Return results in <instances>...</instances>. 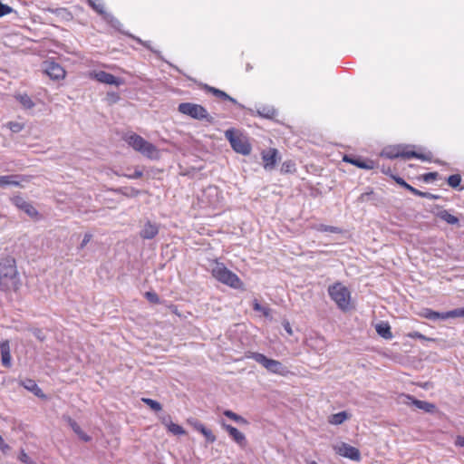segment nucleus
<instances>
[{
    "label": "nucleus",
    "instance_id": "obj_25",
    "mask_svg": "<svg viewBox=\"0 0 464 464\" xmlns=\"http://www.w3.org/2000/svg\"><path fill=\"white\" fill-rule=\"evenodd\" d=\"M375 330L377 334L384 339H391L392 337L391 326L388 323L381 322L377 324Z\"/></svg>",
    "mask_w": 464,
    "mask_h": 464
},
{
    "label": "nucleus",
    "instance_id": "obj_56",
    "mask_svg": "<svg viewBox=\"0 0 464 464\" xmlns=\"http://www.w3.org/2000/svg\"><path fill=\"white\" fill-rule=\"evenodd\" d=\"M356 159H358V156H353V155H344L343 156V161L351 163L352 165H353V162Z\"/></svg>",
    "mask_w": 464,
    "mask_h": 464
},
{
    "label": "nucleus",
    "instance_id": "obj_12",
    "mask_svg": "<svg viewBox=\"0 0 464 464\" xmlns=\"http://www.w3.org/2000/svg\"><path fill=\"white\" fill-rule=\"evenodd\" d=\"M221 426L237 444L240 447H245L246 445V436L237 428L226 423L225 421L221 422Z\"/></svg>",
    "mask_w": 464,
    "mask_h": 464
},
{
    "label": "nucleus",
    "instance_id": "obj_18",
    "mask_svg": "<svg viewBox=\"0 0 464 464\" xmlns=\"http://www.w3.org/2000/svg\"><path fill=\"white\" fill-rule=\"evenodd\" d=\"M21 385L27 391L33 392L36 397L44 399L46 395L43 392L42 389L37 385L34 380L24 379L21 381Z\"/></svg>",
    "mask_w": 464,
    "mask_h": 464
},
{
    "label": "nucleus",
    "instance_id": "obj_2",
    "mask_svg": "<svg viewBox=\"0 0 464 464\" xmlns=\"http://www.w3.org/2000/svg\"><path fill=\"white\" fill-rule=\"evenodd\" d=\"M212 276L220 283L227 285L234 289H240L243 286V282L240 278L223 263H216L212 268Z\"/></svg>",
    "mask_w": 464,
    "mask_h": 464
},
{
    "label": "nucleus",
    "instance_id": "obj_15",
    "mask_svg": "<svg viewBox=\"0 0 464 464\" xmlns=\"http://www.w3.org/2000/svg\"><path fill=\"white\" fill-rule=\"evenodd\" d=\"M204 90L209 93H211L212 95H214L215 97L220 99V100H224V101H229L230 102L237 105L239 108L243 109L244 106L242 104H240L239 102H237V101L236 99H234L233 97L229 96L227 92H225L224 91L222 90H219L216 87H212L210 85H208V84H204L203 86Z\"/></svg>",
    "mask_w": 464,
    "mask_h": 464
},
{
    "label": "nucleus",
    "instance_id": "obj_55",
    "mask_svg": "<svg viewBox=\"0 0 464 464\" xmlns=\"http://www.w3.org/2000/svg\"><path fill=\"white\" fill-rule=\"evenodd\" d=\"M0 450H1L4 453H6V452H7V450H10L9 445H8V444H6V443L4 441V440H3V438H2V436H1V435H0Z\"/></svg>",
    "mask_w": 464,
    "mask_h": 464
},
{
    "label": "nucleus",
    "instance_id": "obj_39",
    "mask_svg": "<svg viewBox=\"0 0 464 464\" xmlns=\"http://www.w3.org/2000/svg\"><path fill=\"white\" fill-rule=\"evenodd\" d=\"M28 331H30L32 334L40 342H44L46 339L45 334L40 328L33 327L29 328Z\"/></svg>",
    "mask_w": 464,
    "mask_h": 464
},
{
    "label": "nucleus",
    "instance_id": "obj_47",
    "mask_svg": "<svg viewBox=\"0 0 464 464\" xmlns=\"http://www.w3.org/2000/svg\"><path fill=\"white\" fill-rule=\"evenodd\" d=\"M201 434L205 437L207 442L213 443V442L216 441V436L207 427H206V429L204 430H202Z\"/></svg>",
    "mask_w": 464,
    "mask_h": 464
},
{
    "label": "nucleus",
    "instance_id": "obj_46",
    "mask_svg": "<svg viewBox=\"0 0 464 464\" xmlns=\"http://www.w3.org/2000/svg\"><path fill=\"white\" fill-rule=\"evenodd\" d=\"M408 336L410 338H412V339H420V340H425V341H430V342H435V339L434 338H430V337H426L425 335H423L422 334H420V332H412V333H410L408 334Z\"/></svg>",
    "mask_w": 464,
    "mask_h": 464
},
{
    "label": "nucleus",
    "instance_id": "obj_37",
    "mask_svg": "<svg viewBox=\"0 0 464 464\" xmlns=\"http://www.w3.org/2000/svg\"><path fill=\"white\" fill-rule=\"evenodd\" d=\"M89 5L92 6L93 10H95L98 14H103L105 13L104 6L102 3V0H87Z\"/></svg>",
    "mask_w": 464,
    "mask_h": 464
},
{
    "label": "nucleus",
    "instance_id": "obj_49",
    "mask_svg": "<svg viewBox=\"0 0 464 464\" xmlns=\"http://www.w3.org/2000/svg\"><path fill=\"white\" fill-rule=\"evenodd\" d=\"M439 176L438 172H428L422 175V179L425 182H430L432 180H435Z\"/></svg>",
    "mask_w": 464,
    "mask_h": 464
},
{
    "label": "nucleus",
    "instance_id": "obj_11",
    "mask_svg": "<svg viewBox=\"0 0 464 464\" xmlns=\"http://www.w3.org/2000/svg\"><path fill=\"white\" fill-rule=\"evenodd\" d=\"M94 78L99 82L110 85L120 86L124 83V80L122 78L116 77L113 74L107 72L105 71L96 72L94 73Z\"/></svg>",
    "mask_w": 464,
    "mask_h": 464
},
{
    "label": "nucleus",
    "instance_id": "obj_5",
    "mask_svg": "<svg viewBox=\"0 0 464 464\" xmlns=\"http://www.w3.org/2000/svg\"><path fill=\"white\" fill-rule=\"evenodd\" d=\"M247 358L253 359L263 367H265L269 372L284 375L287 370L283 363L277 360L267 358L265 354L256 352H248L246 354Z\"/></svg>",
    "mask_w": 464,
    "mask_h": 464
},
{
    "label": "nucleus",
    "instance_id": "obj_40",
    "mask_svg": "<svg viewBox=\"0 0 464 464\" xmlns=\"http://www.w3.org/2000/svg\"><path fill=\"white\" fill-rule=\"evenodd\" d=\"M144 295L146 299L151 304H160V302L158 294L153 291H148Z\"/></svg>",
    "mask_w": 464,
    "mask_h": 464
},
{
    "label": "nucleus",
    "instance_id": "obj_33",
    "mask_svg": "<svg viewBox=\"0 0 464 464\" xmlns=\"http://www.w3.org/2000/svg\"><path fill=\"white\" fill-rule=\"evenodd\" d=\"M378 198L376 197V194L374 193V191L372 189H370L369 191H366L364 193H362L357 201L358 202H361V203H363V202H368V201H376Z\"/></svg>",
    "mask_w": 464,
    "mask_h": 464
},
{
    "label": "nucleus",
    "instance_id": "obj_30",
    "mask_svg": "<svg viewBox=\"0 0 464 464\" xmlns=\"http://www.w3.org/2000/svg\"><path fill=\"white\" fill-rule=\"evenodd\" d=\"M257 114L266 119H273L276 115V111L272 106L263 105L257 109Z\"/></svg>",
    "mask_w": 464,
    "mask_h": 464
},
{
    "label": "nucleus",
    "instance_id": "obj_34",
    "mask_svg": "<svg viewBox=\"0 0 464 464\" xmlns=\"http://www.w3.org/2000/svg\"><path fill=\"white\" fill-rule=\"evenodd\" d=\"M141 401L144 402L147 406H149L153 411L158 412L162 410L161 404L155 400L150 398H142Z\"/></svg>",
    "mask_w": 464,
    "mask_h": 464
},
{
    "label": "nucleus",
    "instance_id": "obj_4",
    "mask_svg": "<svg viewBox=\"0 0 464 464\" xmlns=\"http://www.w3.org/2000/svg\"><path fill=\"white\" fill-rule=\"evenodd\" d=\"M225 137L229 141L231 148L237 153L249 155L252 150L251 144L246 136L239 133L238 130L231 128L225 131Z\"/></svg>",
    "mask_w": 464,
    "mask_h": 464
},
{
    "label": "nucleus",
    "instance_id": "obj_50",
    "mask_svg": "<svg viewBox=\"0 0 464 464\" xmlns=\"http://www.w3.org/2000/svg\"><path fill=\"white\" fill-rule=\"evenodd\" d=\"M92 233H85L78 248L79 249L84 248L86 246V245L92 240Z\"/></svg>",
    "mask_w": 464,
    "mask_h": 464
},
{
    "label": "nucleus",
    "instance_id": "obj_24",
    "mask_svg": "<svg viewBox=\"0 0 464 464\" xmlns=\"http://www.w3.org/2000/svg\"><path fill=\"white\" fill-rule=\"evenodd\" d=\"M436 216L450 225H459V219L446 209H440Z\"/></svg>",
    "mask_w": 464,
    "mask_h": 464
},
{
    "label": "nucleus",
    "instance_id": "obj_51",
    "mask_svg": "<svg viewBox=\"0 0 464 464\" xmlns=\"http://www.w3.org/2000/svg\"><path fill=\"white\" fill-rule=\"evenodd\" d=\"M107 100L110 103H116L120 100V95L117 92H107Z\"/></svg>",
    "mask_w": 464,
    "mask_h": 464
},
{
    "label": "nucleus",
    "instance_id": "obj_7",
    "mask_svg": "<svg viewBox=\"0 0 464 464\" xmlns=\"http://www.w3.org/2000/svg\"><path fill=\"white\" fill-rule=\"evenodd\" d=\"M328 294L342 310H346L350 304V292L341 283H335L328 287Z\"/></svg>",
    "mask_w": 464,
    "mask_h": 464
},
{
    "label": "nucleus",
    "instance_id": "obj_38",
    "mask_svg": "<svg viewBox=\"0 0 464 464\" xmlns=\"http://www.w3.org/2000/svg\"><path fill=\"white\" fill-rule=\"evenodd\" d=\"M253 309L256 312H261L266 317L270 314V309L261 305L256 299L253 301Z\"/></svg>",
    "mask_w": 464,
    "mask_h": 464
},
{
    "label": "nucleus",
    "instance_id": "obj_23",
    "mask_svg": "<svg viewBox=\"0 0 464 464\" xmlns=\"http://www.w3.org/2000/svg\"><path fill=\"white\" fill-rule=\"evenodd\" d=\"M7 186H21L19 175H6L0 176V188H5Z\"/></svg>",
    "mask_w": 464,
    "mask_h": 464
},
{
    "label": "nucleus",
    "instance_id": "obj_17",
    "mask_svg": "<svg viewBox=\"0 0 464 464\" xmlns=\"http://www.w3.org/2000/svg\"><path fill=\"white\" fill-rule=\"evenodd\" d=\"M0 352H1V362L3 366L6 368H10L12 365V357L10 353V344L9 341L5 340L0 343Z\"/></svg>",
    "mask_w": 464,
    "mask_h": 464
},
{
    "label": "nucleus",
    "instance_id": "obj_61",
    "mask_svg": "<svg viewBox=\"0 0 464 464\" xmlns=\"http://www.w3.org/2000/svg\"><path fill=\"white\" fill-rule=\"evenodd\" d=\"M113 173H114L115 175H117V176H123V175H124V174H120V172H118V171H113Z\"/></svg>",
    "mask_w": 464,
    "mask_h": 464
},
{
    "label": "nucleus",
    "instance_id": "obj_48",
    "mask_svg": "<svg viewBox=\"0 0 464 464\" xmlns=\"http://www.w3.org/2000/svg\"><path fill=\"white\" fill-rule=\"evenodd\" d=\"M13 11L14 10L11 6L0 2V17L11 14Z\"/></svg>",
    "mask_w": 464,
    "mask_h": 464
},
{
    "label": "nucleus",
    "instance_id": "obj_36",
    "mask_svg": "<svg viewBox=\"0 0 464 464\" xmlns=\"http://www.w3.org/2000/svg\"><path fill=\"white\" fill-rule=\"evenodd\" d=\"M168 430L174 435H185L186 430L179 424L173 423L169 420V424L168 425Z\"/></svg>",
    "mask_w": 464,
    "mask_h": 464
},
{
    "label": "nucleus",
    "instance_id": "obj_41",
    "mask_svg": "<svg viewBox=\"0 0 464 464\" xmlns=\"http://www.w3.org/2000/svg\"><path fill=\"white\" fill-rule=\"evenodd\" d=\"M318 230L322 231V232H330V233H340L341 232V229L337 227L323 225V224H321L319 226Z\"/></svg>",
    "mask_w": 464,
    "mask_h": 464
},
{
    "label": "nucleus",
    "instance_id": "obj_13",
    "mask_svg": "<svg viewBox=\"0 0 464 464\" xmlns=\"http://www.w3.org/2000/svg\"><path fill=\"white\" fill-rule=\"evenodd\" d=\"M159 231L160 226L157 223L147 220L140 231V237L142 239H152L159 234Z\"/></svg>",
    "mask_w": 464,
    "mask_h": 464
},
{
    "label": "nucleus",
    "instance_id": "obj_31",
    "mask_svg": "<svg viewBox=\"0 0 464 464\" xmlns=\"http://www.w3.org/2000/svg\"><path fill=\"white\" fill-rule=\"evenodd\" d=\"M223 414L229 418L230 420L239 423V424H244V425H247L248 424V421L242 416L235 413L234 411H230V410H226Z\"/></svg>",
    "mask_w": 464,
    "mask_h": 464
},
{
    "label": "nucleus",
    "instance_id": "obj_35",
    "mask_svg": "<svg viewBox=\"0 0 464 464\" xmlns=\"http://www.w3.org/2000/svg\"><path fill=\"white\" fill-rule=\"evenodd\" d=\"M461 182V176L459 174H453L448 177L447 183L452 188H458Z\"/></svg>",
    "mask_w": 464,
    "mask_h": 464
},
{
    "label": "nucleus",
    "instance_id": "obj_1",
    "mask_svg": "<svg viewBox=\"0 0 464 464\" xmlns=\"http://www.w3.org/2000/svg\"><path fill=\"white\" fill-rule=\"evenodd\" d=\"M21 286L16 261L11 256L0 258V290L3 292H16Z\"/></svg>",
    "mask_w": 464,
    "mask_h": 464
},
{
    "label": "nucleus",
    "instance_id": "obj_29",
    "mask_svg": "<svg viewBox=\"0 0 464 464\" xmlns=\"http://www.w3.org/2000/svg\"><path fill=\"white\" fill-rule=\"evenodd\" d=\"M350 415L346 411H340L329 417V422L334 425H340L348 420Z\"/></svg>",
    "mask_w": 464,
    "mask_h": 464
},
{
    "label": "nucleus",
    "instance_id": "obj_3",
    "mask_svg": "<svg viewBox=\"0 0 464 464\" xmlns=\"http://www.w3.org/2000/svg\"><path fill=\"white\" fill-rule=\"evenodd\" d=\"M179 112L188 115L190 118L198 121H205L208 123L213 124L215 122L214 117H212L205 107L200 104L192 102H181L178 106Z\"/></svg>",
    "mask_w": 464,
    "mask_h": 464
},
{
    "label": "nucleus",
    "instance_id": "obj_19",
    "mask_svg": "<svg viewBox=\"0 0 464 464\" xmlns=\"http://www.w3.org/2000/svg\"><path fill=\"white\" fill-rule=\"evenodd\" d=\"M124 140L130 147H132L138 152L141 150L142 147L146 142L145 139H143L141 136L136 133L126 135Z\"/></svg>",
    "mask_w": 464,
    "mask_h": 464
},
{
    "label": "nucleus",
    "instance_id": "obj_27",
    "mask_svg": "<svg viewBox=\"0 0 464 464\" xmlns=\"http://www.w3.org/2000/svg\"><path fill=\"white\" fill-rule=\"evenodd\" d=\"M353 166L362 169H372L375 167V162L372 160L363 159L358 156V159L353 162Z\"/></svg>",
    "mask_w": 464,
    "mask_h": 464
},
{
    "label": "nucleus",
    "instance_id": "obj_57",
    "mask_svg": "<svg viewBox=\"0 0 464 464\" xmlns=\"http://www.w3.org/2000/svg\"><path fill=\"white\" fill-rule=\"evenodd\" d=\"M282 324H283L284 329L286 331V333L288 334L292 335L293 334V330H292V327L290 325V323L288 321H284Z\"/></svg>",
    "mask_w": 464,
    "mask_h": 464
},
{
    "label": "nucleus",
    "instance_id": "obj_14",
    "mask_svg": "<svg viewBox=\"0 0 464 464\" xmlns=\"http://www.w3.org/2000/svg\"><path fill=\"white\" fill-rule=\"evenodd\" d=\"M407 399L409 401V404L415 406L416 408L423 411L424 412L434 413L437 410V407L434 403L418 400L412 395H407Z\"/></svg>",
    "mask_w": 464,
    "mask_h": 464
},
{
    "label": "nucleus",
    "instance_id": "obj_42",
    "mask_svg": "<svg viewBox=\"0 0 464 464\" xmlns=\"http://www.w3.org/2000/svg\"><path fill=\"white\" fill-rule=\"evenodd\" d=\"M17 459L24 464H34V461L26 454L24 450H21Z\"/></svg>",
    "mask_w": 464,
    "mask_h": 464
},
{
    "label": "nucleus",
    "instance_id": "obj_43",
    "mask_svg": "<svg viewBox=\"0 0 464 464\" xmlns=\"http://www.w3.org/2000/svg\"><path fill=\"white\" fill-rule=\"evenodd\" d=\"M295 164L292 160L285 161L282 164L281 171L285 173H290L295 170Z\"/></svg>",
    "mask_w": 464,
    "mask_h": 464
},
{
    "label": "nucleus",
    "instance_id": "obj_9",
    "mask_svg": "<svg viewBox=\"0 0 464 464\" xmlns=\"http://www.w3.org/2000/svg\"><path fill=\"white\" fill-rule=\"evenodd\" d=\"M13 205L18 209L24 211L31 218L38 220L41 218L38 210L32 205V203L26 201L22 196L15 195L10 198Z\"/></svg>",
    "mask_w": 464,
    "mask_h": 464
},
{
    "label": "nucleus",
    "instance_id": "obj_21",
    "mask_svg": "<svg viewBox=\"0 0 464 464\" xmlns=\"http://www.w3.org/2000/svg\"><path fill=\"white\" fill-rule=\"evenodd\" d=\"M65 420L71 429L74 431L75 434L78 435L82 440L88 442L92 440V438L82 430L80 425L73 419L68 416L65 418Z\"/></svg>",
    "mask_w": 464,
    "mask_h": 464
},
{
    "label": "nucleus",
    "instance_id": "obj_32",
    "mask_svg": "<svg viewBox=\"0 0 464 464\" xmlns=\"http://www.w3.org/2000/svg\"><path fill=\"white\" fill-rule=\"evenodd\" d=\"M394 180L398 185L404 188L405 189L409 190L415 196H418L420 190L412 187L411 185L408 184L401 177H394Z\"/></svg>",
    "mask_w": 464,
    "mask_h": 464
},
{
    "label": "nucleus",
    "instance_id": "obj_44",
    "mask_svg": "<svg viewBox=\"0 0 464 464\" xmlns=\"http://www.w3.org/2000/svg\"><path fill=\"white\" fill-rule=\"evenodd\" d=\"M126 35H128L129 37L134 39L137 43H139L140 44L143 45L144 47H146L147 49L150 50L151 52L159 54L160 53L157 52V51H154L150 45V43L149 42H146V41H142L141 39H140L139 37H136L130 34H125Z\"/></svg>",
    "mask_w": 464,
    "mask_h": 464
},
{
    "label": "nucleus",
    "instance_id": "obj_6",
    "mask_svg": "<svg viewBox=\"0 0 464 464\" xmlns=\"http://www.w3.org/2000/svg\"><path fill=\"white\" fill-rule=\"evenodd\" d=\"M382 157H385L387 159H397V158H403L406 160L410 159H419L421 160H429L430 157L426 154L419 153L414 150H405L404 147L398 145V146H390L383 149L382 154Z\"/></svg>",
    "mask_w": 464,
    "mask_h": 464
},
{
    "label": "nucleus",
    "instance_id": "obj_62",
    "mask_svg": "<svg viewBox=\"0 0 464 464\" xmlns=\"http://www.w3.org/2000/svg\"><path fill=\"white\" fill-rule=\"evenodd\" d=\"M34 464H36L35 462Z\"/></svg>",
    "mask_w": 464,
    "mask_h": 464
},
{
    "label": "nucleus",
    "instance_id": "obj_52",
    "mask_svg": "<svg viewBox=\"0 0 464 464\" xmlns=\"http://www.w3.org/2000/svg\"><path fill=\"white\" fill-rule=\"evenodd\" d=\"M143 176V172L142 170L140 169H135L134 173L132 174H124L123 177H126L128 179H140Z\"/></svg>",
    "mask_w": 464,
    "mask_h": 464
},
{
    "label": "nucleus",
    "instance_id": "obj_22",
    "mask_svg": "<svg viewBox=\"0 0 464 464\" xmlns=\"http://www.w3.org/2000/svg\"><path fill=\"white\" fill-rule=\"evenodd\" d=\"M140 153L150 160H157L160 158V151L157 147L147 140Z\"/></svg>",
    "mask_w": 464,
    "mask_h": 464
},
{
    "label": "nucleus",
    "instance_id": "obj_58",
    "mask_svg": "<svg viewBox=\"0 0 464 464\" xmlns=\"http://www.w3.org/2000/svg\"><path fill=\"white\" fill-rule=\"evenodd\" d=\"M455 445L458 447H464V437L458 436L455 440Z\"/></svg>",
    "mask_w": 464,
    "mask_h": 464
},
{
    "label": "nucleus",
    "instance_id": "obj_59",
    "mask_svg": "<svg viewBox=\"0 0 464 464\" xmlns=\"http://www.w3.org/2000/svg\"><path fill=\"white\" fill-rule=\"evenodd\" d=\"M111 24L114 28L120 30L119 26L121 25V24L118 19L111 18Z\"/></svg>",
    "mask_w": 464,
    "mask_h": 464
},
{
    "label": "nucleus",
    "instance_id": "obj_26",
    "mask_svg": "<svg viewBox=\"0 0 464 464\" xmlns=\"http://www.w3.org/2000/svg\"><path fill=\"white\" fill-rule=\"evenodd\" d=\"M14 98L25 110H31L35 106V103L33 102L32 98L26 93H18L14 96Z\"/></svg>",
    "mask_w": 464,
    "mask_h": 464
},
{
    "label": "nucleus",
    "instance_id": "obj_45",
    "mask_svg": "<svg viewBox=\"0 0 464 464\" xmlns=\"http://www.w3.org/2000/svg\"><path fill=\"white\" fill-rule=\"evenodd\" d=\"M7 125L10 130L14 133H18L24 129V124L16 121H10Z\"/></svg>",
    "mask_w": 464,
    "mask_h": 464
},
{
    "label": "nucleus",
    "instance_id": "obj_60",
    "mask_svg": "<svg viewBox=\"0 0 464 464\" xmlns=\"http://www.w3.org/2000/svg\"><path fill=\"white\" fill-rule=\"evenodd\" d=\"M169 420H171L170 416L164 417L162 419V424H164L168 428V425L169 424Z\"/></svg>",
    "mask_w": 464,
    "mask_h": 464
},
{
    "label": "nucleus",
    "instance_id": "obj_53",
    "mask_svg": "<svg viewBox=\"0 0 464 464\" xmlns=\"http://www.w3.org/2000/svg\"><path fill=\"white\" fill-rule=\"evenodd\" d=\"M418 197L425 198H428V199H438V198H440V196H438V195H434V194H431L430 192H423V191H420V192L418 194Z\"/></svg>",
    "mask_w": 464,
    "mask_h": 464
},
{
    "label": "nucleus",
    "instance_id": "obj_54",
    "mask_svg": "<svg viewBox=\"0 0 464 464\" xmlns=\"http://www.w3.org/2000/svg\"><path fill=\"white\" fill-rule=\"evenodd\" d=\"M191 424L193 425L194 429L200 433H202V430L206 429V426L198 420H195L194 422H191Z\"/></svg>",
    "mask_w": 464,
    "mask_h": 464
},
{
    "label": "nucleus",
    "instance_id": "obj_10",
    "mask_svg": "<svg viewBox=\"0 0 464 464\" xmlns=\"http://www.w3.org/2000/svg\"><path fill=\"white\" fill-rule=\"evenodd\" d=\"M334 450L342 457L347 458L352 460L359 461L361 459L360 450L345 442H341L334 447Z\"/></svg>",
    "mask_w": 464,
    "mask_h": 464
},
{
    "label": "nucleus",
    "instance_id": "obj_16",
    "mask_svg": "<svg viewBox=\"0 0 464 464\" xmlns=\"http://www.w3.org/2000/svg\"><path fill=\"white\" fill-rule=\"evenodd\" d=\"M278 150L276 149H269L262 152V159L264 161V168L266 169H273L277 161Z\"/></svg>",
    "mask_w": 464,
    "mask_h": 464
},
{
    "label": "nucleus",
    "instance_id": "obj_8",
    "mask_svg": "<svg viewBox=\"0 0 464 464\" xmlns=\"http://www.w3.org/2000/svg\"><path fill=\"white\" fill-rule=\"evenodd\" d=\"M419 315L430 321L464 317V307H459L448 312H437L430 308H422Z\"/></svg>",
    "mask_w": 464,
    "mask_h": 464
},
{
    "label": "nucleus",
    "instance_id": "obj_28",
    "mask_svg": "<svg viewBox=\"0 0 464 464\" xmlns=\"http://www.w3.org/2000/svg\"><path fill=\"white\" fill-rule=\"evenodd\" d=\"M118 194H121L127 198H135L140 194V190L133 187H123L114 190Z\"/></svg>",
    "mask_w": 464,
    "mask_h": 464
},
{
    "label": "nucleus",
    "instance_id": "obj_20",
    "mask_svg": "<svg viewBox=\"0 0 464 464\" xmlns=\"http://www.w3.org/2000/svg\"><path fill=\"white\" fill-rule=\"evenodd\" d=\"M46 73L52 78V79H54V80H59V79H62L64 77L65 75V71L63 70V68L56 63H50L46 69Z\"/></svg>",
    "mask_w": 464,
    "mask_h": 464
}]
</instances>
